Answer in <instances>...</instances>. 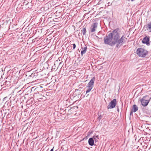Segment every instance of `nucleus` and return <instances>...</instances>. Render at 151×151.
<instances>
[{"label":"nucleus","instance_id":"4","mask_svg":"<svg viewBox=\"0 0 151 151\" xmlns=\"http://www.w3.org/2000/svg\"><path fill=\"white\" fill-rule=\"evenodd\" d=\"M11 72H10V75L11 76V78H10V85L12 84V86H14V84H16L17 83V81L16 80L17 77L13 75V73L11 74Z\"/></svg>","mask_w":151,"mask_h":151},{"label":"nucleus","instance_id":"26","mask_svg":"<svg viewBox=\"0 0 151 151\" xmlns=\"http://www.w3.org/2000/svg\"><path fill=\"white\" fill-rule=\"evenodd\" d=\"M72 45H73V50L75 49L76 47V44L74 43Z\"/></svg>","mask_w":151,"mask_h":151},{"label":"nucleus","instance_id":"36","mask_svg":"<svg viewBox=\"0 0 151 151\" xmlns=\"http://www.w3.org/2000/svg\"><path fill=\"white\" fill-rule=\"evenodd\" d=\"M8 82H7V81H5V84H6L7 83H8Z\"/></svg>","mask_w":151,"mask_h":151},{"label":"nucleus","instance_id":"28","mask_svg":"<svg viewBox=\"0 0 151 151\" xmlns=\"http://www.w3.org/2000/svg\"><path fill=\"white\" fill-rule=\"evenodd\" d=\"M14 110V106H12V107L11 110H12V111H13V110Z\"/></svg>","mask_w":151,"mask_h":151},{"label":"nucleus","instance_id":"9","mask_svg":"<svg viewBox=\"0 0 151 151\" xmlns=\"http://www.w3.org/2000/svg\"><path fill=\"white\" fill-rule=\"evenodd\" d=\"M151 98H150L149 99V100H146V101H145L144 100L141 102V100L139 99V101L141 102L142 105L143 106H146L148 105V103H149Z\"/></svg>","mask_w":151,"mask_h":151},{"label":"nucleus","instance_id":"16","mask_svg":"<svg viewBox=\"0 0 151 151\" xmlns=\"http://www.w3.org/2000/svg\"><path fill=\"white\" fill-rule=\"evenodd\" d=\"M150 98L149 97V96L148 95H146L145 96H144L143 97V98L141 99L140 98L139 99L141 100V102H142L143 100H144L145 101H146V100H149V99Z\"/></svg>","mask_w":151,"mask_h":151},{"label":"nucleus","instance_id":"29","mask_svg":"<svg viewBox=\"0 0 151 151\" xmlns=\"http://www.w3.org/2000/svg\"><path fill=\"white\" fill-rule=\"evenodd\" d=\"M93 139H94V140H95V141H96V137H95V136H93Z\"/></svg>","mask_w":151,"mask_h":151},{"label":"nucleus","instance_id":"45","mask_svg":"<svg viewBox=\"0 0 151 151\" xmlns=\"http://www.w3.org/2000/svg\"><path fill=\"white\" fill-rule=\"evenodd\" d=\"M84 139V138H83L82 140H81V141L83 140Z\"/></svg>","mask_w":151,"mask_h":151},{"label":"nucleus","instance_id":"1","mask_svg":"<svg viewBox=\"0 0 151 151\" xmlns=\"http://www.w3.org/2000/svg\"><path fill=\"white\" fill-rule=\"evenodd\" d=\"M120 31V29L117 28L114 30L112 32L108 35H106L104 37V43L111 46L116 44V47L117 48L120 47L124 43V38H125L123 35L119 39Z\"/></svg>","mask_w":151,"mask_h":151},{"label":"nucleus","instance_id":"41","mask_svg":"<svg viewBox=\"0 0 151 151\" xmlns=\"http://www.w3.org/2000/svg\"><path fill=\"white\" fill-rule=\"evenodd\" d=\"M61 63V62L59 63V65H60Z\"/></svg>","mask_w":151,"mask_h":151},{"label":"nucleus","instance_id":"7","mask_svg":"<svg viewBox=\"0 0 151 151\" xmlns=\"http://www.w3.org/2000/svg\"><path fill=\"white\" fill-rule=\"evenodd\" d=\"M98 23L97 22L93 23L92 24L90 27L91 32L96 31V29L97 28Z\"/></svg>","mask_w":151,"mask_h":151},{"label":"nucleus","instance_id":"40","mask_svg":"<svg viewBox=\"0 0 151 151\" xmlns=\"http://www.w3.org/2000/svg\"><path fill=\"white\" fill-rule=\"evenodd\" d=\"M7 13H9V12L8 11H6V14H7Z\"/></svg>","mask_w":151,"mask_h":151},{"label":"nucleus","instance_id":"35","mask_svg":"<svg viewBox=\"0 0 151 151\" xmlns=\"http://www.w3.org/2000/svg\"><path fill=\"white\" fill-rule=\"evenodd\" d=\"M117 111H118V112H119V107H118V106H117Z\"/></svg>","mask_w":151,"mask_h":151},{"label":"nucleus","instance_id":"24","mask_svg":"<svg viewBox=\"0 0 151 151\" xmlns=\"http://www.w3.org/2000/svg\"><path fill=\"white\" fill-rule=\"evenodd\" d=\"M102 118V116L100 114V115H99V117L98 118V120L99 121Z\"/></svg>","mask_w":151,"mask_h":151},{"label":"nucleus","instance_id":"10","mask_svg":"<svg viewBox=\"0 0 151 151\" xmlns=\"http://www.w3.org/2000/svg\"><path fill=\"white\" fill-rule=\"evenodd\" d=\"M81 48L82 50L81 52V55L82 56H83V55L85 54L87 50V46L85 44L84 45V46H83L81 45Z\"/></svg>","mask_w":151,"mask_h":151},{"label":"nucleus","instance_id":"18","mask_svg":"<svg viewBox=\"0 0 151 151\" xmlns=\"http://www.w3.org/2000/svg\"><path fill=\"white\" fill-rule=\"evenodd\" d=\"M14 20L15 21L14 19H12L13 26L12 27V31L15 30L17 29V28L15 27L16 26L17 24H14L13 23Z\"/></svg>","mask_w":151,"mask_h":151},{"label":"nucleus","instance_id":"13","mask_svg":"<svg viewBox=\"0 0 151 151\" xmlns=\"http://www.w3.org/2000/svg\"><path fill=\"white\" fill-rule=\"evenodd\" d=\"M94 140L93 138L91 137L89 138L88 140L89 145L91 146H93L94 145Z\"/></svg>","mask_w":151,"mask_h":151},{"label":"nucleus","instance_id":"8","mask_svg":"<svg viewBox=\"0 0 151 151\" xmlns=\"http://www.w3.org/2000/svg\"><path fill=\"white\" fill-rule=\"evenodd\" d=\"M12 40H14V37H12L10 38V40H12L10 44L11 45V49L17 46V41L15 40L12 41Z\"/></svg>","mask_w":151,"mask_h":151},{"label":"nucleus","instance_id":"31","mask_svg":"<svg viewBox=\"0 0 151 151\" xmlns=\"http://www.w3.org/2000/svg\"><path fill=\"white\" fill-rule=\"evenodd\" d=\"M41 94L40 95V96H39V99H41L42 98L41 97Z\"/></svg>","mask_w":151,"mask_h":151},{"label":"nucleus","instance_id":"19","mask_svg":"<svg viewBox=\"0 0 151 151\" xmlns=\"http://www.w3.org/2000/svg\"><path fill=\"white\" fill-rule=\"evenodd\" d=\"M86 27H84V26H83V27L82 29L81 30V32L83 34V35H85L86 34Z\"/></svg>","mask_w":151,"mask_h":151},{"label":"nucleus","instance_id":"5","mask_svg":"<svg viewBox=\"0 0 151 151\" xmlns=\"http://www.w3.org/2000/svg\"><path fill=\"white\" fill-rule=\"evenodd\" d=\"M117 101L116 99H114L110 102L109 104L107 106L108 109H113L114 108L116 104Z\"/></svg>","mask_w":151,"mask_h":151},{"label":"nucleus","instance_id":"30","mask_svg":"<svg viewBox=\"0 0 151 151\" xmlns=\"http://www.w3.org/2000/svg\"><path fill=\"white\" fill-rule=\"evenodd\" d=\"M133 111L131 110V111L130 112V115H131L133 114Z\"/></svg>","mask_w":151,"mask_h":151},{"label":"nucleus","instance_id":"11","mask_svg":"<svg viewBox=\"0 0 151 151\" xmlns=\"http://www.w3.org/2000/svg\"><path fill=\"white\" fill-rule=\"evenodd\" d=\"M58 60H57L55 62V63L54 64V65H53L52 66V69H51V71H56L57 69L58 68V67L56 66L55 65L56 64L55 63H57V64H58Z\"/></svg>","mask_w":151,"mask_h":151},{"label":"nucleus","instance_id":"33","mask_svg":"<svg viewBox=\"0 0 151 151\" xmlns=\"http://www.w3.org/2000/svg\"><path fill=\"white\" fill-rule=\"evenodd\" d=\"M96 138H97V139H99V136L98 135H97L95 136Z\"/></svg>","mask_w":151,"mask_h":151},{"label":"nucleus","instance_id":"46","mask_svg":"<svg viewBox=\"0 0 151 151\" xmlns=\"http://www.w3.org/2000/svg\"><path fill=\"white\" fill-rule=\"evenodd\" d=\"M12 151H15V150H12Z\"/></svg>","mask_w":151,"mask_h":151},{"label":"nucleus","instance_id":"52","mask_svg":"<svg viewBox=\"0 0 151 151\" xmlns=\"http://www.w3.org/2000/svg\"><path fill=\"white\" fill-rule=\"evenodd\" d=\"M92 133V132H91L90 133L91 134Z\"/></svg>","mask_w":151,"mask_h":151},{"label":"nucleus","instance_id":"23","mask_svg":"<svg viewBox=\"0 0 151 151\" xmlns=\"http://www.w3.org/2000/svg\"><path fill=\"white\" fill-rule=\"evenodd\" d=\"M15 112V110H13V111H12L10 114L11 115H10V116L11 117V116H12L13 117V116H14Z\"/></svg>","mask_w":151,"mask_h":151},{"label":"nucleus","instance_id":"49","mask_svg":"<svg viewBox=\"0 0 151 151\" xmlns=\"http://www.w3.org/2000/svg\"><path fill=\"white\" fill-rule=\"evenodd\" d=\"M12 22H10V24H12Z\"/></svg>","mask_w":151,"mask_h":151},{"label":"nucleus","instance_id":"6","mask_svg":"<svg viewBox=\"0 0 151 151\" xmlns=\"http://www.w3.org/2000/svg\"><path fill=\"white\" fill-rule=\"evenodd\" d=\"M150 37L149 36L145 37L142 41V43L144 44H146L147 45H150Z\"/></svg>","mask_w":151,"mask_h":151},{"label":"nucleus","instance_id":"25","mask_svg":"<svg viewBox=\"0 0 151 151\" xmlns=\"http://www.w3.org/2000/svg\"><path fill=\"white\" fill-rule=\"evenodd\" d=\"M35 87H32L31 89H30V90L31 91H34V92L35 91Z\"/></svg>","mask_w":151,"mask_h":151},{"label":"nucleus","instance_id":"32","mask_svg":"<svg viewBox=\"0 0 151 151\" xmlns=\"http://www.w3.org/2000/svg\"><path fill=\"white\" fill-rule=\"evenodd\" d=\"M80 91V90H79L78 89H75V92H76L77 91Z\"/></svg>","mask_w":151,"mask_h":151},{"label":"nucleus","instance_id":"3","mask_svg":"<svg viewBox=\"0 0 151 151\" xmlns=\"http://www.w3.org/2000/svg\"><path fill=\"white\" fill-rule=\"evenodd\" d=\"M95 80V77H93L91 80L88 83V86H87L88 88L86 91V93L89 92L92 89Z\"/></svg>","mask_w":151,"mask_h":151},{"label":"nucleus","instance_id":"34","mask_svg":"<svg viewBox=\"0 0 151 151\" xmlns=\"http://www.w3.org/2000/svg\"><path fill=\"white\" fill-rule=\"evenodd\" d=\"M7 98V97H6L4 98V100H6V99Z\"/></svg>","mask_w":151,"mask_h":151},{"label":"nucleus","instance_id":"47","mask_svg":"<svg viewBox=\"0 0 151 151\" xmlns=\"http://www.w3.org/2000/svg\"><path fill=\"white\" fill-rule=\"evenodd\" d=\"M137 151H140V150H138Z\"/></svg>","mask_w":151,"mask_h":151},{"label":"nucleus","instance_id":"39","mask_svg":"<svg viewBox=\"0 0 151 151\" xmlns=\"http://www.w3.org/2000/svg\"><path fill=\"white\" fill-rule=\"evenodd\" d=\"M28 4H29V3H27L25 4V5L26 6V5H27Z\"/></svg>","mask_w":151,"mask_h":151},{"label":"nucleus","instance_id":"43","mask_svg":"<svg viewBox=\"0 0 151 151\" xmlns=\"http://www.w3.org/2000/svg\"><path fill=\"white\" fill-rule=\"evenodd\" d=\"M78 93H78V95H79V94H81V93L80 92H79Z\"/></svg>","mask_w":151,"mask_h":151},{"label":"nucleus","instance_id":"37","mask_svg":"<svg viewBox=\"0 0 151 151\" xmlns=\"http://www.w3.org/2000/svg\"><path fill=\"white\" fill-rule=\"evenodd\" d=\"M53 148L54 147H53V148L50 151H53Z\"/></svg>","mask_w":151,"mask_h":151},{"label":"nucleus","instance_id":"27","mask_svg":"<svg viewBox=\"0 0 151 151\" xmlns=\"http://www.w3.org/2000/svg\"><path fill=\"white\" fill-rule=\"evenodd\" d=\"M11 127L10 126V130H13V126L11 125Z\"/></svg>","mask_w":151,"mask_h":151},{"label":"nucleus","instance_id":"15","mask_svg":"<svg viewBox=\"0 0 151 151\" xmlns=\"http://www.w3.org/2000/svg\"><path fill=\"white\" fill-rule=\"evenodd\" d=\"M12 96L10 97V106H11L12 104L14 105L16 103V101L15 100V98H14V97H13V101L12 100Z\"/></svg>","mask_w":151,"mask_h":151},{"label":"nucleus","instance_id":"38","mask_svg":"<svg viewBox=\"0 0 151 151\" xmlns=\"http://www.w3.org/2000/svg\"><path fill=\"white\" fill-rule=\"evenodd\" d=\"M96 37L97 39H99V38L98 36H96Z\"/></svg>","mask_w":151,"mask_h":151},{"label":"nucleus","instance_id":"21","mask_svg":"<svg viewBox=\"0 0 151 151\" xmlns=\"http://www.w3.org/2000/svg\"><path fill=\"white\" fill-rule=\"evenodd\" d=\"M147 27L148 29L150 30V32H151V22L149 23L147 25Z\"/></svg>","mask_w":151,"mask_h":151},{"label":"nucleus","instance_id":"14","mask_svg":"<svg viewBox=\"0 0 151 151\" xmlns=\"http://www.w3.org/2000/svg\"><path fill=\"white\" fill-rule=\"evenodd\" d=\"M42 87L40 86H38V87L35 88V92H41L43 91V89H42Z\"/></svg>","mask_w":151,"mask_h":151},{"label":"nucleus","instance_id":"50","mask_svg":"<svg viewBox=\"0 0 151 151\" xmlns=\"http://www.w3.org/2000/svg\"><path fill=\"white\" fill-rule=\"evenodd\" d=\"M110 4V3H109V2H108V4Z\"/></svg>","mask_w":151,"mask_h":151},{"label":"nucleus","instance_id":"48","mask_svg":"<svg viewBox=\"0 0 151 151\" xmlns=\"http://www.w3.org/2000/svg\"><path fill=\"white\" fill-rule=\"evenodd\" d=\"M12 34V33H10V36Z\"/></svg>","mask_w":151,"mask_h":151},{"label":"nucleus","instance_id":"17","mask_svg":"<svg viewBox=\"0 0 151 151\" xmlns=\"http://www.w3.org/2000/svg\"><path fill=\"white\" fill-rule=\"evenodd\" d=\"M138 110V106L135 104H134L132 108V110L134 112H135L137 111Z\"/></svg>","mask_w":151,"mask_h":151},{"label":"nucleus","instance_id":"51","mask_svg":"<svg viewBox=\"0 0 151 151\" xmlns=\"http://www.w3.org/2000/svg\"><path fill=\"white\" fill-rule=\"evenodd\" d=\"M138 147H139V146H138V147H137V149Z\"/></svg>","mask_w":151,"mask_h":151},{"label":"nucleus","instance_id":"42","mask_svg":"<svg viewBox=\"0 0 151 151\" xmlns=\"http://www.w3.org/2000/svg\"><path fill=\"white\" fill-rule=\"evenodd\" d=\"M24 4H25V2H24V3H23V6Z\"/></svg>","mask_w":151,"mask_h":151},{"label":"nucleus","instance_id":"2","mask_svg":"<svg viewBox=\"0 0 151 151\" xmlns=\"http://www.w3.org/2000/svg\"><path fill=\"white\" fill-rule=\"evenodd\" d=\"M136 53L139 57L145 58L148 55V52L144 48H139L137 49Z\"/></svg>","mask_w":151,"mask_h":151},{"label":"nucleus","instance_id":"20","mask_svg":"<svg viewBox=\"0 0 151 151\" xmlns=\"http://www.w3.org/2000/svg\"><path fill=\"white\" fill-rule=\"evenodd\" d=\"M41 95V94L40 93V92H34V97H36L38 96H40Z\"/></svg>","mask_w":151,"mask_h":151},{"label":"nucleus","instance_id":"12","mask_svg":"<svg viewBox=\"0 0 151 151\" xmlns=\"http://www.w3.org/2000/svg\"><path fill=\"white\" fill-rule=\"evenodd\" d=\"M11 57V60L13 61V62L16 61V58L17 57V55L14 54V55L13 54H10Z\"/></svg>","mask_w":151,"mask_h":151},{"label":"nucleus","instance_id":"44","mask_svg":"<svg viewBox=\"0 0 151 151\" xmlns=\"http://www.w3.org/2000/svg\"><path fill=\"white\" fill-rule=\"evenodd\" d=\"M12 100L13 101V97H12Z\"/></svg>","mask_w":151,"mask_h":151},{"label":"nucleus","instance_id":"22","mask_svg":"<svg viewBox=\"0 0 151 151\" xmlns=\"http://www.w3.org/2000/svg\"><path fill=\"white\" fill-rule=\"evenodd\" d=\"M9 101H6L4 104V106H5V107L7 106L8 107H9Z\"/></svg>","mask_w":151,"mask_h":151}]
</instances>
